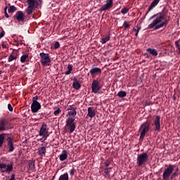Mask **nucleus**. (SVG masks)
Masks as SVG:
<instances>
[{
    "label": "nucleus",
    "instance_id": "50",
    "mask_svg": "<svg viewBox=\"0 0 180 180\" xmlns=\"http://www.w3.org/2000/svg\"><path fill=\"white\" fill-rule=\"evenodd\" d=\"M132 31L136 32V33H139V30H137L136 28H133Z\"/></svg>",
    "mask_w": 180,
    "mask_h": 180
},
{
    "label": "nucleus",
    "instance_id": "25",
    "mask_svg": "<svg viewBox=\"0 0 180 180\" xmlns=\"http://www.w3.org/2000/svg\"><path fill=\"white\" fill-rule=\"evenodd\" d=\"M39 155H44L46 154V146H42L38 149Z\"/></svg>",
    "mask_w": 180,
    "mask_h": 180
},
{
    "label": "nucleus",
    "instance_id": "53",
    "mask_svg": "<svg viewBox=\"0 0 180 180\" xmlns=\"http://www.w3.org/2000/svg\"><path fill=\"white\" fill-rule=\"evenodd\" d=\"M44 115H45V112H41V116H44Z\"/></svg>",
    "mask_w": 180,
    "mask_h": 180
},
{
    "label": "nucleus",
    "instance_id": "48",
    "mask_svg": "<svg viewBox=\"0 0 180 180\" xmlns=\"http://www.w3.org/2000/svg\"><path fill=\"white\" fill-rule=\"evenodd\" d=\"M72 81H74V82H78V79H77L76 77L72 79Z\"/></svg>",
    "mask_w": 180,
    "mask_h": 180
},
{
    "label": "nucleus",
    "instance_id": "11",
    "mask_svg": "<svg viewBox=\"0 0 180 180\" xmlns=\"http://www.w3.org/2000/svg\"><path fill=\"white\" fill-rule=\"evenodd\" d=\"M89 74L91 77L95 78L96 77H98V75H101L102 74V69L93 65L92 68L90 69L89 72L88 73V75H89Z\"/></svg>",
    "mask_w": 180,
    "mask_h": 180
},
{
    "label": "nucleus",
    "instance_id": "32",
    "mask_svg": "<svg viewBox=\"0 0 180 180\" xmlns=\"http://www.w3.org/2000/svg\"><path fill=\"white\" fill-rule=\"evenodd\" d=\"M179 168H176L175 172L172 174V176H171V179H174V178H175V176H178V175H179Z\"/></svg>",
    "mask_w": 180,
    "mask_h": 180
},
{
    "label": "nucleus",
    "instance_id": "43",
    "mask_svg": "<svg viewBox=\"0 0 180 180\" xmlns=\"http://www.w3.org/2000/svg\"><path fill=\"white\" fill-rule=\"evenodd\" d=\"M75 174V169H72L70 171V175L71 176H74V174Z\"/></svg>",
    "mask_w": 180,
    "mask_h": 180
},
{
    "label": "nucleus",
    "instance_id": "57",
    "mask_svg": "<svg viewBox=\"0 0 180 180\" xmlns=\"http://www.w3.org/2000/svg\"><path fill=\"white\" fill-rule=\"evenodd\" d=\"M1 74H2V72L0 70V75H1Z\"/></svg>",
    "mask_w": 180,
    "mask_h": 180
},
{
    "label": "nucleus",
    "instance_id": "37",
    "mask_svg": "<svg viewBox=\"0 0 180 180\" xmlns=\"http://www.w3.org/2000/svg\"><path fill=\"white\" fill-rule=\"evenodd\" d=\"M61 113V109L60 108H58L54 112L53 115L55 116H60V114Z\"/></svg>",
    "mask_w": 180,
    "mask_h": 180
},
{
    "label": "nucleus",
    "instance_id": "15",
    "mask_svg": "<svg viewBox=\"0 0 180 180\" xmlns=\"http://www.w3.org/2000/svg\"><path fill=\"white\" fill-rule=\"evenodd\" d=\"M15 19H16L17 22L20 23V25H23L25 23V14L23 13V11H18L15 15H14Z\"/></svg>",
    "mask_w": 180,
    "mask_h": 180
},
{
    "label": "nucleus",
    "instance_id": "31",
    "mask_svg": "<svg viewBox=\"0 0 180 180\" xmlns=\"http://www.w3.org/2000/svg\"><path fill=\"white\" fill-rule=\"evenodd\" d=\"M110 40V37L107 36V37L101 39V43H102V44H105L108 43V41H109Z\"/></svg>",
    "mask_w": 180,
    "mask_h": 180
},
{
    "label": "nucleus",
    "instance_id": "58",
    "mask_svg": "<svg viewBox=\"0 0 180 180\" xmlns=\"http://www.w3.org/2000/svg\"><path fill=\"white\" fill-rule=\"evenodd\" d=\"M174 99H175V97H173Z\"/></svg>",
    "mask_w": 180,
    "mask_h": 180
},
{
    "label": "nucleus",
    "instance_id": "33",
    "mask_svg": "<svg viewBox=\"0 0 180 180\" xmlns=\"http://www.w3.org/2000/svg\"><path fill=\"white\" fill-rule=\"evenodd\" d=\"M27 58H29L28 54L22 55L20 58L21 63H26V60H27Z\"/></svg>",
    "mask_w": 180,
    "mask_h": 180
},
{
    "label": "nucleus",
    "instance_id": "29",
    "mask_svg": "<svg viewBox=\"0 0 180 180\" xmlns=\"http://www.w3.org/2000/svg\"><path fill=\"white\" fill-rule=\"evenodd\" d=\"M110 168L109 167H105L104 169L105 175L104 176L105 178H110V171H109Z\"/></svg>",
    "mask_w": 180,
    "mask_h": 180
},
{
    "label": "nucleus",
    "instance_id": "18",
    "mask_svg": "<svg viewBox=\"0 0 180 180\" xmlns=\"http://www.w3.org/2000/svg\"><path fill=\"white\" fill-rule=\"evenodd\" d=\"M10 134L7 133H1L0 134V148L2 146H6V143H5V139L9 136Z\"/></svg>",
    "mask_w": 180,
    "mask_h": 180
},
{
    "label": "nucleus",
    "instance_id": "8",
    "mask_svg": "<svg viewBox=\"0 0 180 180\" xmlns=\"http://www.w3.org/2000/svg\"><path fill=\"white\" fill-rule=\"evenodd\" d=\"M6 140L7 141L8 153H13V151H15V142L13 141V138L10 135L9 136H7Z\"/></svg>",
    "mask_w": 180,
    "mask_h": 180
},
{
    "label": "nucleus",
    "instance_id": "44",
    "mask_svg": "<svg viewBox=\"0 0 180 180\" xmlns=\"http://www.w3.org/2000/svg\"><path fill=\"white\" fill-rule=\"evenodd\" d=\"M105 166L106 167V168H108V167H109L110 165V162L109 160H106L105 162Z\"/></svg>",
    "mask_w": 180,
    "mask_h": 180
},
{
    "label": "nucleus",
    "instance_id": "26",
    "mask_svg": "<svg viewBox=\"0 0 180 180\" xmlns=\"http://www.w3.org/2000/svg\"><path fill=\"white\" fill-rule=\"evenodd\" d=\"M72 86L76 89V91H78L81 88V84L79 82H74L72 83Z\"/></svg>",
    "mask_w": 180,
    "mask_h": 180
},
{
    "label": "nucleus",
    "instance_id": "28",
    "mask_svg": "<svg viewBox=\"0 0 180 180\" xmlns=\"http://www.w3.org/2000/svg\"><path fill=\"white\" fill-rule=\"evenodd\" d=\"M73 66L71 64H69L68 65V71L65 72V75H70L71 74V72L72 71Z\"/></svg>",
    "mask_w": 180,
    "mask_h": 180
},
{
    "label": "nucleus",
    "instance_id": "36",
    "mask_svg": "<svg viewBox=\"0 0 180 180\" xmlns=\"http://www.w3.org/2000/svg\"><path fill=\"white\" fill-rule=\"evenodd\" d=\"M41 136L42 137V139H41L39 141H41V143H44V141L47 140V137H49V134H44V136Z\"/></svg>",
    "mask_w": 180,
    "mask_h": 180
},
{
    "label": "nucleus",
    "instance_id": "47",
    "mask_svg": "<svg viewBox=\"0 0 180 180\" xmlns=\"http://www.w3.org/2000/svg\"><path fill=\"white\" fill-rule=\"evenodd\" d=\"M175 44L176 46L177 49H180V44L178 43V41H175Z\"/></svg>",
    "mask_w": 180,
    "mask_h": 180
},
{
    "label": "nucleus",
    "instance_id": "40",
    "mask_svg": "<svg viewBox=\"0 0 180 180\" xmlns=\"http://www.w3.org/2000/svg\"><path fill=\"white\" fill-rule=\"evenodd\" d=\"M127 12H129V8H127V7H124L121 10V13H122V15H126Z\"/></svg>",
    "mask_w": 180,
    "mask_h": 180
},
{
    "label": "nucleus",
    "instance_id": "46",
    "mask_svg": "<svg viewBox=\"0 0 180 180\" xmlns=\"http://www.w3.org/2000/svg\"><path fill=\"white\" fill-rule=\"evenodd\" d=\"M6 9H8V7H6L5 9H4V11H5V16L6 18H9V15L8 14V13H6Z\"/></svg>",
    "mask_w": 180,
    "mask_h": 180
},
{
    "label": "nucleus",
    "instance_id": "45",
    "mask_svg": "<svg viewBox=\"0 0 180 180\" xmlns=\"http://www.w3.org/2000/svg\"><path fill=\"white\" fill-rule=\"evenodd\" d=\"M4 36H5V31H2L1 33H0V39H2V37H4Z\"/></svg>",
    "mask_w": 180,
    "mask_h": 180
},
{
    "label": "nucleus",
    "instance_id": "42",
    "mask_svg": "<svg viewBox=\"0 0 180 180\" xmlns=\"http://www.w3.org/2000/svg\"><path fill=\"white\" fill-rule=\"evenodd\" d=\"M8 109L9 112H13V107H12V105L11 103L8 104Z\"/></svg>",
    "mask_w": 180,
    "mask_h": 180
},
{
    "label": "nucleus",
    "instance_id": "55",
    "mask_svg": "<svg viewBox=\"0 0 180 180\" xmlns=\"http://www.w3.org/2000/svg\"><path fill=\"white\" fill-rule=\"evenodd\" d=\"M157 77V73H155V75L153 76V78H155Z\"/></svg>",
    "mask_w": 180,
    "mask_h": 180
},
{
    "label": "nucleus",
    "instance_id": "14",
    "mask_svg": "<svg viewBox=\"0 0 180 180\" xmlns=\"http://www.w3.org/2000/svg\"><path fill=\"white\" fill-rule=\"evenodd\" d=\"M174 165H169L167 169L163 173V179L168 180L169 179V176L171 174H172V171H174Z\"/></svg>",
    "mask_w": 180,
    "mask_h": 180
},
{
    "label": "nucleus",
    "instance_id": "35",
    "mask_svg": "<svg viewBox=\"0 0 180 180\" xmlns=\"http://www.w3.org/2000/svg\"><path fill=\"white\" fill-rule=\"evenodd\" d=\"M17 10H18V8H16L15 7V6H11L8 8V12H9V13H13L14 12H16Z\"/></svg>",
    "mask_w": 180,
    "mask_h": 180
},
{
    "label": "nucleus",
    "instance_id": "2",
    "mask_svg": "<svg viewBox=\"0 0 180 180\" xmlns=\"http://www.w3.org/2000/svg\"><path fill=\"white\" fill-rule=\"evenodd\" d=\"M150 122H148V121H146L141 125V127L139 129V141H143L144 137H146V134H147L148 133V131L150 130Z\"/></svg>",
    "mask_w": 180,
    "mask_h": 180
},
{
    "label": "nucleus",
    "instance_id": "41",
    "mask_svg": "<svg viewBox=\"0 0 180 180\" xmlns=\"http://www.w3.org/2000/svg\"><path fill=\"white\" fill-rule=\"evenodd\" d=\"M55 50H57V49L60 48V42L56 41L53 46Z\"/></svg>",
    "mask_w": 180,
    "mask_h": 180
},
{
    "label": "nucleus",
    "instance_id": "30",
    "mask_svg": "<svg viewBox=\"0 0 180 180\" xmlns=\"http://www.w3.org/2000/svg\"><path fill=\"white\" fill-rule=\"evenodd\" d=\"M68 173H65L59 176L58 180H68Z\"/></svg>",
    "mask_w": 180,
    "mask_h": 180
},
{
    "label": "nucleus",
    "instance_id": "17",
    "mask_svg": "<svg viewBox=\"0 0 180 180\" xmlns=\"http://www.w3.org/2000/svg\"><path fill=\"white\" fill-rule=\"evenodd\" d=\"M44 134H49V129H47V124L44 122L39 129V136H44Z\"/></svg>",
    "mask_w": 180,
    "mask_h": 180
},
{
    "label": "nucleus",
    "instance_id": "21",
    "mask_svg": "<svg viewBox=\"0 0 180 180\" xmlns=\"http://www.w3.org/2000/svg\"><path fill=\"white\" fill-rule=\"evenodd\" d=\"M68 157V153L66 150L62 151V153L59 155L60 161H65Z\"/></svg>",
    "mask_w": 180,
    "mask_h": 180
},
{
    "label": "nucleus",
    "instance_id": "38",
    "mask_svg": "<svg viewBox=\"0 0 180 180\" xmlns=\"http://www.w3.org/2000/svg\"><path fill=\"white\" fill-rule=\"evenodd\" d=\"M123 27H124V30H126L130 28V24H129V22H127V21H124L123 23Z\"/></svg>",
    "mask_w": 180,
    "mask_h": 180
},
{
    "label": "nucleus",
    "instance_id": "10",
    "mask_svg": "<svg viewBox=\"0 0 180 180\" xmlns=\"http://www.w3.org/2000/svg\"><path fill=\"white\" fill-rule=\"evenodd\" d=\"M165 14H163L158 18V29H165L168 25V20L165 19Z\"/></svg>",
    "mask_w": 180,
    "mask_h": 180
},
{
    "label": "nucleus",
    "instance_id": "5",
    "mask_svg": "<svg viewBox=\"0 0 180 180\" xmlns=\"http://www.w3.org/2000/svg\"><path fill=\"white\" fill-rule=\"evenodd\" d=\"M102 88H103V82H101L98 79H94L92 81L91 92H93V94H98V92H99Z\"/></svg>",
    "mask_w": 180,
    "mask_h": 180
},
{
    "label": "nucleus",
    "instance_id": "24",
    "mask_svg": "<svg viewBox=\"0 0 180 180\" xmlns=\"http://www.w3.org/2000/svg\"><path fill=\"white\" fill-rule=\"evenodd\" d=\"M157 5H158V0H154L148 8V12H150V11H153Z\"/></svg>",
    "mask_w": 180,
    "mask_h": 180
},
{
    "label": "nucleus",
    "instance_id": "51",
    "mask_svg": "<svg viewBox=\"0 0 180 180\" xmlns=\"http://www.w3.org/2000/svg\"><path fill=\"white\" fill-rule=\"evenodd\" d=\"M37 2L39 4V6H41V0H38Z\"/></svg>",
    "mask_w": 180,
    "mask_h": 180
},
{
    "label": "nucleus",
    "instance_id": "54",
    "mask_svg": "<svg viewBox=\"0 0 180 180\" xmlns=\"http://www.w3.org/2000/svg\"><path fill=\"white\" fill-rule=\"evenodd\" d=\"M135 36L137 37V36H139V33L136 32Z\"/></svg>",
    "mask_w": 180,
    "mask_h": 180
},
{
    "label": "nucleus",
    "instance_id": "22",
    "mask_svg": "<svg viewBox=\"0 0 180 180\" xmlns=\"http://www.w3.org/2000/svg\"><path fill=\"white\" fill-rule=\"evenodd\" d=\"M70 111H68L69 116H72L73 117H75L77 116V110L75 108L70 106V108L69 109Z\"/></svg>",
    "mask_w": 180,
    "mask_h": 180
},
{
    "label": "nucleus",
    "instance_id": "49",
    "mask_svg": "<svg viewBox=\"0 0 180 180\" xmlns=\"http://www.w3.org/2000/svg\"><path fill=\"white\" fill-rule=\"evenodd\" d=\"M3 49H6V44H5V42H3L1 44Z\"/></svg>",
    "mask_w": 180,
    "mask_h": 180
},
{
    "label": "nucleus",
    "instance_id": "27",
    "mask_svg": "<svg viewBox=\"0 0 180 180\" xmlns=\"http://www.w3.org/2000/svg\"><path fill=\"white\" fill-rule=\"evenodd\" d=\"M127 95V93H126V91H120L117 93V96H118L119 98H125Z\"/></svg>",
    "mask_w": 180,
    "mask_h": 180
},
{
    "label": "nucleus",
    "instance_id": "6",
    "mask_svg": "<svg viewBox=\"0 0 180 180\" xmlns=\"http://www.w3.org/2000/svg\"><path fill=\"white\" fill-rule=\"evenodd\" d=\"M65 127L69 130V133H74V131H75V129H77L75 118L68 117L66 119Z\"/></svg>",
    "mask_w": 180,
    "mask_h": 180
},
{
    "label": "nucleus",
    "instance_id": "12",
    "mask_svg": "<svg viewBox=\"0 0 180 180\" xmlns=\"http://www.w3.org/2000/svg\"><path fill=\"white\" fill-rule=\"evenodd\" d=\"M0 169L2 173L11 172L13 171V163L6 165V163H0Z\"/></svg>",
    "mask_w": 180,
    "mask_h": 180
},
{
    "label": "nucleus",
    "instance_id": "16",
    "mask_svg": "<svg viewBox=\"0 0 180 180\" xmlns=\"http://www.w3.org/2000/svg\"><path fill=\"white\" fill-rule=\"evenodd\" d=\"M6 130H9V127H8V121L6 119H1L0 120V131H6Z\"/></svg>",
    "mask_w": 180,
    "mask_h": 180
},
{
    "label": "nucleus",
    "instance_id": "34",
    "mask_svg": "<svg viewBox=\"0 0 180 180\" xmlns=\"http://www.w3.org/2000/svg\"><path fill=\"white\" fill-rule=\"evenodd\" d=\"M35 165H34V162H29V169L30 171H34L35 169Z\"/></svg>",
    "mask_w": 180,
    "mask_h": 180
},
{
    "label": "nucleus",
    "instance_id": "7",
    "mask_svg": "<svg viewBox=\"0 0 180 180\" xmlns=\"http://www.w3.org/2000/svg\"><path fill=\"white\" fill-rule=\"evenodd\" d=\"M149 20H153V22L148 25V28H154L155 30H157L158 29V13L151 16Z\"/></svg>",
    "mask_w": 180,
    "mask_h": 180
},
{
    "label": "nucleus",
    "instance_id": "3",
    "mask_svg": "<svg viewBox=\"0 0 180 180\" xmlns=\"http://www.w3.org/2000/svg\"><path fill=\"white\" fill-rule=\"evenodd\" d=\"M41 64L43 67H49L51 65V58H50V55L46 53H39Z\"/></svg>",
    "mask_w": 180,
    "mask_h": 180
},
{
    "label": "nucleus",
    "instance_id": "19",
    "mask_svg": "<svg viewBox=\"0 0 180 180\" xmlns=\"http://www.w3.org/2000/svg\"><path fill=\"white\" fill-rule=\"evenodd\" d=\"M88 113L86 115L87 117H91V119H93V117H95L96 115V112L95 111V108L94 107H89L87 108Z\"/></svg>",
    "mask_w": 180,
    "mask_h": 180
},
{
    "label": "nucleus",
    "instance_id": "4",
    "mask_svg": "<svg viewBox=\"0 0 180 180\" xmlns=\"http://www.w3.org/2000/svg\"><path fill=\"white\" fill-rule=\"evenodd\" d=\"M39 101V96H35L32 98V103L31 104V110L32 113H37L41 109V104Z\"/></svg>",
    "mask_w": 180,
    "mask_h": 180
},
{
    "label": "nucleus",
    "instance_id": "20",
    "mask_svg": "<svg viewBox=\"0 0 180 180\" xmlns=\"http://www.w3.org/2000/svg\"><path fill=\"white\" fill-rule=\"evenodd\" d=\"M19 52L17 51H13L12 53L10 55L8 62L11 63V61H13V60H17L18 57H19Z\"/></svg>",
    "mask_w": 180,
    "mask_h": 180
},
{
    "label": "nucleus",
    "instance_id": "13",
    "mask_svg": "<svg viewBox=\"0 0 180 180\" xmlns=\"http://www.w3.org/2000/svg\"><path fill=\"white\" fill-rule=\"evenodd\" d=\"M112 8H113V0H106L105 4L99 9V12L110 11Z\"/></svg>",
    "mask_w": 180,
    "mask_h": 180
},
{
    "label": "nucleus",
    "instance_id": "9",
    "mask_svg": "<svg viewBox=\"0 0 180 180\" xmlns=\"http://www.w3.org/2000/svg\"><path fill=\"white\" fill-rule=\"evenodd\" d=\"M147 161H148V155H147V153H142L138 155L137 164L139 167L144 165Z\"/></svg>",
    "mask_w": 180,
    "mask_h": 180
},
{
    "label": "nucleus",
    "instance_id": "39",
    "mask_svg": "<svg viewBox=\"0 0 180 180\" xmlns=\"http://www.w3.org/2000/svg\"><path fill=\"white\" fill-rule=\"evenodd\" d=\"M154 124L155 126V130H158V116H156L155 117V122H154Z\"/></svg>",
    "mask_w": 180,
    "mask_h": 180
},
{
    "label": "nucleus",
    "instance_id": "52",
    "mask_svg": "<svg viewBox=\"0 0 180 180\" xmlns=\"http://www.w3.org/2000/svg\"><path fill=\"white\" fill-rule=\"evenodd\" d=\"M141 29V27H139L136 30H139V32H140Z\"/></svg>",
    "mask_w": 180,
    "mask_h": 180
},
{
    "label": "nucleus",
    "instance_id": "59",
    "mask_svg": "<svg viewBox=\"0 0 180 180\" xmlns=\"http://www.w3.org/2000/svg\"><path fill=\"white\" fill-rule=\"evenodd\" d=\"M158 120H160V117H158Z\"/></svg>",
    "mask_w": 180,
    "mask_h": 180
},
{
    "label": "nucleus",
    "instance_id": "1",
    "mask_svg": "<svg viewBox=\"0 0 180 180\" xmlns=\"http://www.w3.org/2000/svg\"><path fill=\"white\" fill-rule=\"evenodd\" d=\"M27 4L28 6L25 10V12L28 15H32L35 9H39V2H37V0H27Z\"/></svg>",
    "mask_w": 180,
    "mask_h": 180
},
{
    "label": "nucleus",
    "instance_id": "56",
    "mask_svg": "<svg viewBox=\"0 0 180 180\" xmlns=\"http://www.w3.org/2000/svg\"><path fill=\"white\" fill-rule=\"evenodd\" d=\"M158 127H159V129H160V122L158 123Z\"/></svg>",
    "mask_w": 180,
    "mask_h": 180
},
{
    "label": "nucleus",
    "instance_id": "23",
    "mask_svg": "<svg viewBox=\"0 0 180 180\" xmlns=\"http://www.w3.org/2000/svg\"><path fill=\"white\" fill-rule=\"evenodd\" d=\"M146 51L153 56V57L158 56V52L154 49L148 48L146 49Z\"/></svg>",
    "mask_w": 180,
    "mask_h": 180
}]
</instances>
